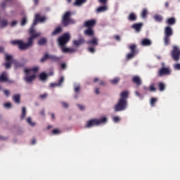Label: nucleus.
I'll list each match as a JSON object with an SVG mask.
<instances>
[{"instance_id":"6e6552de","label":"nucleus","mask_w":180,"mask_h":180,"mask_svg":"<svg viewBox=\"0 0 180 180\" xmlns=\"http://www.w3.org/2000/svg\"><path fill=\"white\" fill-rule=\"evenodd\" d=\"M162 68H160L158 71V77H165L167 75H171V68L169 67H165V63H161Z\"/></svg>"},{"instance_id":"39448f33","label":"nucleus","mask_w":180,"mask_h":180,"mask_svg":"<svg viewBox=\"0 0 180 180\" xmlns=\"http://www.w3.org/2000/svg\"><path fill=\"white\" fill-rule=\"evenodd\" d=\"M72 15L71 11H66L63 14L61 23L64 27H67L68 26H70V25L75 24V20L71 18Z\"/></svg>"},{"instance_id":"5fc2aeb1","label":"nucleus","mask_w":180,"mask_h":180,"mask_svg":"<svg viewBox=\"0 0 180 180\" xmlns=\"http://www.w3.org/2000/svg\"><path fill=\"white\" fill-rule=\"evenodd\" d=\"M51 88H54V86H58V83H51L50 84Z\"/></svg>"},{"instance_id":"a18cd8bd","label":"nucleus","mask_w":180,"mask_h":180,"mask_svg":"<svg viewBox=\"0 0 180 180\" xmlns=\"http://www.w3.org/2000/svg\"><path fill=\"white\" fill-rule=\"evenodd\" d=\"M4 94L5 96L8 97L11 95V91H9V90H4Z\"/></svg>"},{"instance_id":"f704fd0d","label":"nucleus","mask_w":180,"mask_h":180,"mask_svg":"<svg viewBox=\"0 0 180 180\" xmlns=\"http://www.w3.org/2000/svg\"><path fill=\"white\" fill-rule=\"evenodd\" d=\"M63 53H71V51H72V49H70V48H66L65 46L63 47H60Z\"/></svg>"},{"instance_id":"393cba45","label":"nucleus","mask_w":180,"mask_h":180,"mask_svg":"<svg viewBox=\"0 0 180 180\" xmlns=\"http://www.w3.org/2000/svg\"><path fill=\"white\" fill-rule=\"evenodd\" d=\"M158 88H159V91L160 92H164V91H165V84L160 82L158 83Z\"/></svg>"},{"instance_id":"4be33fe9","label":"nucleus","mask_w":180,"mask_h":180,"mask_svg":"<svg viewBox=\"0 0 180 180\" xmlns=\"http://www.w3.org/2000/svg\"><path fill=\"white\" fill-rule=\"evenodd\" d=\"M106 11H108V6H101L97 8L96 12H97V13H101L102 12H106Z\"/></svg>"},{"instance_id":"f03ea898","label":"nucleus","mask_w":180,"mask_h":180,"mask_svg":"<svg viewBox=\"0 0 180 180\" xmlns=\"http://www.w3.org/2000/svg\"><path fill=\"white\" fill-rule=\"evenodd\" d=\"M120 98L114 107L115 112H122L127 109V98H129V91H124L120 94Z\"/></svg>"},{"instance_id":"338daca9","label":"nucleus","mask_w":180,"mask_h":180,"mask_svg":"<svg viewBox=\"0 0 180 180\" xmlns=\"http://www.w3.org/2000/svg\"><path fill=\"white\" fill-rule=\"evenodd\" d=\"M98 81H99V78L96 77V78H94V83L95 84L96 82H98Z\"/></svg>"},{"instance_id":"cd10ccee","label":"nucleus","mask_w":180,"mask_h":180,"mask_svg":"<svg viewBox=\"0 0 180 180\" xmlns=\"http://www.w3.org/2000/svg\"><path fill=\"white\" fill-rule=\"evenodd\" d=\"M171 37H167L165 36L163 40H164V43H165V46H169V43L171 41Z\"/></svg>"},{"instance_id":"0eeeda50","label":"nucleus","mask_w":180,"mask_h":180,"mask_svg":"<svg viewBox=\"0 0 180 180\" xmlns=\"http://www.w3.org/2000/svg\"><path fill=\"white\" fill-rule=\"evenodd\" d=\"M6 63H4V65L6 67V70H9L11 68V66L12 65V63L15 64V67H20V65L19 64V62H18L16 60H13V57L11 55H8V53L5 54Z\"/></svg>"},{"instance_id":"8fccbe9b","label":"nucleus","mask_w":180,"mask_h":180,"mask_svg":"<svg viewBox=\"0 0 180 180\" xmlns=\"http://www.w3.org/2000/svg\"><path fill=\"white\" fill-rule=\"evenodd\" d=\"M100 4H102V5H106L108 4V0H98Z\"/></svg>"},{"instance_id":"37998d69","label":"nucleus","mask_w":180,"mask_h":180,"mask_svg":"<svg viewBox=\"0 0 180 180\" xmlns=\"http://www.w3.org/2000/svg\"><path fill=\"white\" fill-rule=\"evenodd\" d=\"M63 82H64V77H61L59 79V81L58 82V86H61V84H63Z\"/></svg>"},{"instance_id":"bb28decb","label":"nucleus","mask_w":180,"mask_h":180,"mask_svg":"<svg viewBox=\"0 0 180 180\" xmlns=\"http://www.w3.org/2000/svg\"><path fill=\"white\" fill-rule=\"evenodd\" d=\"M47 44V39L46 38H41L38 41L39 46H44V44Z\"/></svg>"},{"instance_id":"603ef678","label":"nucleus","mask_w":180,"mask_h":180,"mask_svg":"<svg viewBox=\"0 0 180 180\" xmlns=\"http://www.w3.org/2000/svg\"><path fill=\"white\" fill-rule=\"evenodd\" d=\"M174 70H180V63H176L174 65Z\"/></svg>"},{"instance_id":"680f3d73","label":"nucleus","mask_w":180,"mask_h":180,"mask_svg":"<svg viewBox=\"0 0 180 180\" xmlns=\"http://www.w3.org/2000/svg\"><path fill=\"white\" fill-rule=\"evenodd\" d=\"M95 94H96V95H99V88H96L95 89Z\"/></svg>"},{"instance_id":"7c9ffc66","label":"nucleus","mask_w":180,"mask_h":180,"mask_svg":"<svg viewBox=\"0 0 180 180\" xmlns=\"http://www.w3.org/2000/svg\"><path fill=\"white\" fill-rule=\"evenodd\" d=\"M148 13V11H147V8H143L141 13V18H143V19H146L147 18Z\"/></svg>"},{"instance_id":"79ce46f5","label":"nucleus","mask_w":180,"mask_h":180,"mask_svg":"<svg viewBox=\"0 0 180 180\" xmlns=\"http://www.w3.org/2000/svg\"><path fill=\"white\" fill-rule=\"evenodd\" d=\"M27 23V18L26 17H24L21 20V26H25Z\"/></svg>"},{"instance_id":"2f4dec72","label":"nucleus","mask_w":180,"mask_h":180,"mask_svg":"<svg viewBox=\"0 0 180 180\" xmlns=\"http://www.w3.org/2000/svg\"><path fill=\"white\" fill-rule=\"evenodd\" d=\"M0 25L1 27H6L8 26V20H0Z\"/></svg>"},{"instance_id":"4468645a","label":"nucleus","mask_w":180,"mask_h":180,"mask_svg":"<svg viewBox=\"0 0 180 180\" xmlns=\"http://www.w3.org/2000/svg\"><path fill=\"white\" fill-rule=\"evenodd\" d=\"M86 44H89V46H91L93 47H96V46L99 44L98 38H94L92 39L87 41Z\"/></svg>"},{"instance_id":"a878e982","label":"nucleus","mask_w":180,"mask_h":180,"mask_svg":"<svg viewBox=\"0 0 180 180\" xmlns=\"http://www.w3.org/2000/svg\"><path fill=\"white\" fill-rule=\"evenodd\" d=\"M15 103H20V94H15L13 97Z\"/></svg>"},{"instance_id":"7ed1b4c3","label":"nucleus","mask_w":180,"mask_h":180,"mask_svg":"<svg viewBox=\"0 0 180 180\" xmlns=\"http://www.w3.org/2000/svg\"><path fill=\"white\" fill-rule=\"evenodd\" d=\"M84 27L86 29L84 31V36H88L89 37H92L95 35V32L94 31V27L96 26V20H89L84 22L83 25Z\"/></svg>"},{"instance_id":"f8f14e48","label":"nucleus","mask_w":180,"mask_h":180,"mask_svg":"<svg viewBox=\"0 0 180 180\" xmlns=\"http://www.w3.org/2000/svg\"><path fill=\"white\" fill-rule=\"evenodd\" d=\"M0 82H9L10 84H13V80H9L6 72H3L0 76Z\"/></svg>"},{"instance_id":"774afa93","label":"nucleus","mask_w":180,"mask_h":180,"mask_svg":"<svg viewBox=\"0 0 180 180\" xmlns=\"http://www.w3.org/2000/svg\"><path fill=\"white\" fill-rule=\"evenodd\" d=\"M31 144L34 145L36 144V139H33L31 142Z\"/></svg>"},{"instance_id":"58836bf2","label":"nucleus","mask_w":180,"mask_h":180,"mask_svg":"<svg viewBox=\"0 0 180 180\" xmlns=\"http://www.w3.org/2000/svg\"><path fill=\"white\" fill-rule=\"evenodd\" d=\"M27 122L30 124V126H32V127L36 126V123L32 122V118H30V117H28L27 119Z\"/></svg>"},{"instance_id":"13d9d810","label":"nucleus","mask_w":180,"mask_h":180,"mask_svg":"<svg viewBox=\"0 0 180 180\" xmlns=\"http://www.w3.org/2000/svg\"><path fill=\"white\" fill-rule=\"evenodd\" d=\"M60 67L62 70H65V68H67V65H65V63H62Z\"/></svg>"},{"instance_id":"f257e3e1","label":"nucleus","mask_w":180,"mask_h":180,"mask_svg":"<svg viewBox=\"0 0 180 180\" xmlns=\"http://www.w3.org/2000/svg\"><path fill=\"white\" fill-rule=\"evenodd\" d=\"M46 20H47L46 16H41L40 14H35L34 22L29 30L30 37L27 39V43H25L21 40H14L11 41V44H13V46H18L20 50H27V49L32 47L34 39L40 36L39 33H36L34 26H36L39 22H40V23H44Z\"/></svg>"},{"instance_id":"dca6fc26","label":"nucleus","mask_w":180,"mask_h":180,"mask_svg":"<svg viewBox=\"0 0 180 180\" xmlns=\"http://www.w3.org/2000/svg\"><path fill=\"white\" fill-rule=\"evenodd\" d=\"M37 71H39V67H34L32 69H25V73L27 75H30L32 74V72H34V74H36V72H37Z\"/></svg>"},{"instance_id":"c85d7f7f","label":"nucleus","mask_w":180,"mask_h":180,"mask_svg":"<svg viewBox=\"0 0 180 180\" xmlns=\"http://www.w3.org/2000/svg\"><path fill=\"white\" fill-rule=\"evenodd\" d=\"M153 19H155L156 22H162L164 18L162 17L161 15L156 14L153 17Z\"/></svg>"},{"instance_id":"1a4fd4ad","label":"nucleus","mask_w":180,"mask_h":180,"mask_svg":"<svg viewBox=\"0 0 180 180\" xmlns=\"http://www.w3.org/2000/svg\"><path fill=\"white\" fill-rule=\"evenodd\" d=\"M129 49L130 50V53L127 54V60H131L139 54V49H137V45L133 44L129 46Z\"/></svg>"},{"instance_id":"0e129e2a","label":"nucleus","mask_w":180,"mask_h":180,"mask_svg":"<svg viewBox=\"0 0 180 180\" xmlns=\"http://www.w3.org/2000/svg\"><path fill=\"white\" fill-rule=\"evenodd\" d=\"M5 49L2 46H0V53H4Z\"/></svg>"},{"instance_id":"e433bc0d","label":"nucleus","mask_w":180,"mask_h":180,"mask_svg":"<svg viewBox=\"0 0 180 180\" xmlns=\"http://www.w3.org/2000/svg\"><path fill=\"white\" fill-rule=\"evenodd\" d=\"M149 90L150 92H155L157 91V89L155 88V84H151L149 86Z\"/></svg>"},{"instance_id":"ddd939ff","label":"nucleus","mask_w":180,"mask_h":180,"mask_svg":"<svg viewBox=\"0 0 180 180\" xmlns=\"http://www.w3.org/2000/svg\"><path fill=\"white\" fill-rule=\"evenodd\" d=\"M35 79H36V75H26V76L24 77V80L27 84H32V82H33V81H34Z\"/></svg>"},{"instance_id":"4d7b16f0","label":"nucleus","mask_w":180,"mask_h":180,"mask_svg":"<svg viewBox=\"0 0 180 180\" xmlns=\"http://www.w3.org/2000/svg\"><path fill=\"white\" fill-rule=\"evenodd\" d=\"M40 98L41 99H46V98H47V94H44L40 96Z\"/></svg>"},{"instance_id":"a211bd4d","label":"nucleus","mask_w":180,"mask_h":180,"mask_svg":"<svg viewBox=\"0 0 180 180\" xmlns=\"http://www.w3.org/2000/svg\"><path fill=\"white\" fill-rule=\"evenodd\" d=\"M166 23L169 26H174V25H175V23H176V19H175V18H174V17L169 18L167 19Z\"/></svg>"},{"instance_id":"412c9836","label":"nucleus","mask_w":180,"mask_h":180,"mask_svg":"<svg viewBox=\"0 0 180 180\" xmlns=\"http://www.w3.org/2000/svg\"><path fill=\"white\" fill-rule=\"evenodd\" d=\"M150 44H151V40L147 38H145L141 41V46H150Z\"/></svg>"},{"instance_id":"423d86ee","label":"nucleus","mask_w":180,"mask_h":180,"mask_svg":"<svg viewBox=\"0 0 180 180\" xmlns=\"http://www.w3.org/2000/svg\"><path fill=\"white\" fill-rule=\"evenodd\" d=\"M70 40H71V34H70L68 32H65L63 34L62 36L58 37V43L60 47H65Z\"/></svg>"},{"instance_id":"c756f323","label":"nucleus","mask_w":180,"mask_h":180,"mask_svg":"<svg viewBox=\"0 0 180 180\" xmlns=\"http://www.w3.org/2000/svg\"><path fill=\"white\" fill-rule=\"evenodd\" d=\"M47 77H49L47 74L41 72L39 75V79H41V81H46V79H47Z\"/></svg>"},{"instance_id":"f3484780","label":"nucleus","mask_w":180,"mask_h":180,"mask_svg":"<svg viewBox=\"0 0 180 180\" xmlns=\"http://www.w3.org/2000/svg\"><path fill=\"white\" fill-rule=\"evenodd\" d=\"M132 82L138 86H140L142 84L141 79L139 76H134L132 77Z\"/></svg>"},{"instance_id":"6e6d98bb","label":"nucleus","mask_w":180,"mask_h":180,"mask_svg":"<svg viewBox=\"0 0 180 180\" xmlns=\"http://www.w3.org/2000/svg\"><path fill=\"white\" fill-rule=\"evenodd\" d=\"M114 39H115L117 41H120V36L119 35L114 36Z\"/></svg>"},{"instance_id":"9d476101","label":"nucleus","mask_w":180,"mask_h":180,"mask_svg":"<svg viewBox=\"0 0 180 180\" xmlns=\"http://www.w3.org/2000/svg\"><path fill=\"white\" fill-rule=\"evenodd\" d=\"M46 60H51L53 63H60V61H61V58L58 57L56 55H49V53H45L40 61L41 63H44Z\"/></svg>"},{"instance_id":"b1692460","label":"nucleus","mask_w":180,"mask_h":180,"mask_svg":"<svg viewBox=\"0 0 180 180\" xmlns=\"http://www.w3.org/2000/svg\"><path fill=\"white\" fill-rule=\"evenodd\" d=\"M128 20H130L131 22H134L135 20H137V16H136V14H134V13H131L128 16Z\"/></svg>"},{"instance_id":"49530a36","label":"nucleus","mask_w":180,"mask_h":180,"mask_svg":"<svg viewBox=\"0 0 180 180\" xmlns=\"http://www.w3.org/2000/svg\"><path fill=\"white\" fill-rule=\"evenodd\" d=\"M4 107L6 108L7 109H9L12 108V104L11 103H6L4 104Z\"/></svg>"},{"instance_id":"09e8293b","label":"nucleus","mask_w":180,"mask_h":180,"mask_svg":"<svg viewBox=\"0 0 180 180\" xmlns=\"http://www.w3.org/2000/svg\"><path fill=\"white\" fill-rule=\"evenodd\" d=\"M113 121L115 122V123H117L120 121V118L117 116H115L113 117Z\"/></svg>"},{"instance_id":"72a5a7b5","label":"nucleus","mask_w":180,"mask_h":180,"mask_svg":"<svg viewBox=\"0 0 180 180\" xmlns=\"http://www.w3.org/2000/svg\"><path fill=\"white\" fill-rule=\"evenodd\" d=\"M86 2V0H76L75 2V5H77V6H79L82 5V4H85Z\"/></svg>"},{"instance_id":"bf43d9fd","label":"nucleus","mask_w":180,"mask_h":180,"mask_svg":"<svg viewBox=\"0 0 180 180\" xmlns=\"http://www.w3.org/2000/svg\"><path fill=\"white\" fill-rule=\"evenodd\" d=\"M62 106L67 109V108H68V104L67 103H62Z\"/></svg>"},{"instance_id":"9b49d317","label":"nucleus","mask_w":180,"mask_h":180,"mask_svg":"<svg viewBox=\"0 0 180 180\" xmlns=\"http://www.w3.org/2000/svg\"><path fill=\"white\" fill-rule=\"evenodd\" d=\"M172 58L174 61H179L180 50L177 46H174L171 53Z\"/></svg>"},{"instance_id":"c03bdc74","label":"nucleus","mask_w":180,"mask_h":180,"mask_svg":"<svg viewBox=\"0 0 180 180\" xmlns=\"http://www.w3.org/2000/svg\"><path fill=\"white\" fill-rule=\"evenodd\" d=\"M80 91H81V86H77L75 87V92L76 94H78V92H79Z\"/></svg>"},{"instance_id":"20e7f679","label":"nucleus","mask_w":180,"mask_h":180,"mask_svg":"<svg viewBox=\"0 0 180 180\" xmlns=\"http://www.w3.org/2000/svg\"><path fill=\"white\" fill-rule=\"evenodd\" d=\"M108 122V118L105 117H101L99 119H93L86 122L85 128L91 129L94 126H100V124H105Z\"/></svg>"},{"instance_id":"2eb2a0df","label":"nucleus","mask_w":180,"mask_h":180,"mask_svg":"<svg viewBox=\"0 0 180 180\" xmlns=\"http://www.w3.org/2000/svg\"><path fill=\"white\" fill-rule=\"evenodd\" d=\"M174 34V31L172 30V28L171 27H166L165 28V36L171 37Z\"/></svg>"},{"instance_id":"864d4df0","label":"nucleus","mask_w":180,"mask_h":180,"mask_svg":"<svg viewBox=\"0 0 180 180\" xmlns=\"http://www.w3.org/2000/svg\"><path fill=\"white\" fill-rule=\"evenodd\" d=\"M77 106L80 110H84V109H85V107L82 105L78 104Z\"/></svg>"},{"instance_id":"a19ab883","label":"nucleus","mask_w":180,"mask_h":180,"mask_svg":"<svg viewBox=\"0 0 180 180\" xmlns=\"http://www.w3.org/2000/svg\"><path fill=\"white\" fill-rule=\"evenodd\" d=\"M89 53H91V54H94V53H95L96 50H95V46H90L87 49Z\"/></svg>"},{"instance_id":"4c0bfd02","label":"nucleus","mask_w":180,"mask_h":180,"mask_svg":"<svg viewBox=\"0 0 180 180\" xmlns=\"http://www.w3.org/2000/svg\"><path fill=\"white\" fill-rule=\"evenodd\" d=\"M119 81H120V79L119 77H116V78L110 80V82L113 85H116V84H117L119 82Z\"/></svg>"},{"instance_id":"aec40b11","label":"nucleus","mask_w":180,"mask_h":180,"mask_svg":"<svg viewBox=\"0 0 180 180\" xmlns=\"http://www.w3.org/2000/svg\"><path fill=\"white\" fill-rule=\"evenodd\" d=\"M63 32V28L61 27H56L53 32L51 33L52 36H57V34H60Z\"/></svg>"},{"instance_id":"5701e85b","label":"nucleus","mask_w":180,"mask_h":180,"mask_svg":"<svg viewBox=\"0 0 180 180\" xmlns=\"http://www.w3.org/2000/svg\"><path fill=\"white\" fill-rule=\"evenodd\" d=\"M84 41H85V39H84V38H82L79 40L73 41V44L75 46H76L77 47H78V46H81V44H82L84 43Z\"/></svg>"},{"instance_id":"ea45409f","label":"nucleus","mask_w":180,"mask_h":180,"mask_svg":"<svg viewBox=\"0 0 180 180\" xmlns=\"http://www.w3.org/2000/svg\"><path fill=\"white\" fill-rule=\"evenodd\" d=\"M52 134H53V136H56L57 134H60L61 133V131H60L59 129H55L52 130Z\"/></svg>"},{"instance_id":"e2e57ef3","label":"nucleus","mask_w":180,"mask_h":180,"mask_svg":"<svg viewBox=\"0 0 180 180\" xmlns=\"http://www.w3.org/2000/svg\"><path fill=\"white\" fill-rule=\"evenodd\" d=\"M165 8H169V3L168 1L165 3Z\"/></svg>"},{"instance_id":"3c124183","label":"nucleus","mask_w":180,"mask_h":180,"mask_svg":"<svg viewBox=\"0 0 180 180\" xmlns=\"http://www.w3.org/2000/svg\"><path fill=\"white\" fill-rule=\"evenodd\" d=\"M16 25H18V21L14 20V21H13V22L11 23V27H13L16 26Z\"/></svg>"},{"instance_id":"69168bd1","label":"nucleus","mask_w":180,"mask_h":180,"mask_svg":"<svg viewBox=\"0 0 180 180\" xmlns=\"http://www.w3.org/2000/svg\"><path fill=\"white\" fill-rule=\"evenodd\" d=\"M44 113H45L44 110H42L40 112V115H41V116H44Z\"/></svg>"},{"instance_id":"c9c22d12","label":"nucleus","mask_w":180,"mask_h":180,"mask_svg":"<svg viewBox=\"0 0 180 180\" xmlns=\"http://www.w3.org/2000/svg\"><path fill=\"white\" fill-rule=\"evenodd\" d=\"M25 117H26V108L22 107V114H21V119H25Z\"/></svg>"},{"instance_id":"052dcab7","label":"nucleus","mask_w":180,"mask_h":180,"mask_svg":"<svg viewBox=\"0 0 180 180\" xmlns=\"http://www.w3.org/2000/svg\"><path fill=\"white\" fill-rule=\"evenodd\" d=\"M33 2L35 6H37L39 5V0H33Z\"/></svg>"},{"instance_id":"6ab92c4d","label":"nucleus","mask_w":180,"mask_h":180,"mask_svg":"<svg viewBox=\"0 0 180 180\" xmlns=\"http://www.w3.org/2000/svg\"><path fill=\"white\" fill-rule=\"evenodd\" d=\"M143 27V23H135L132 25V29H134L136 32H140Z\"/></svg>"},{"instance_id":"473e14b6","label":"nucleus","mask_w":180,"mask_h":180,"mask_svg":"<svg viewBox=\"0 0 180 180\" xmlns=\"http://www.w3.org/2000/svg\"><path fill=\"white\" fill-rule=\"evenodd\" d=\"M157 101H158L157 98L153 97L150 98V106H152V108H154V106H155V103H157Z\"/></svg>"},{"instance_id":"de8ad7c7","label":"nucleus","mask_w":180,"mask_h":180,"mask_svg":"<svg viewBox=\"0 0 180 180\" xmlns=\"http://www.w3.org/2000/svg\"><path fill=\"white\" fill-rule=\"evenodd\" d=\"M6 1H4V2H2L1 4H0V6L1 8H2L3 9H5V8H6Z\"/></svg>"}]
</instances>
